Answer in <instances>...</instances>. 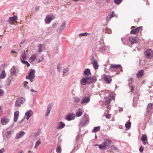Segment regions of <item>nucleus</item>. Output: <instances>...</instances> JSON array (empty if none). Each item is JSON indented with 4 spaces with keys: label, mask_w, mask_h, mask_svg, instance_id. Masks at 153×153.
<instances>
[{
    "label": "nucleus",
    "mask_w": 153,
    "mask_h": 153,
    "mask_svg": "<svg viewBox=\"0 0 153 153\" xmlns=\"http://www.w3.org/2000/svg\"><path fill=\"white\" fill-rule=\"evenodd\" d=\"M110 148L111 149L116 152H118L119 151V149L118 148L114 145H111L110 146Z\"/></svg>",
    "instance_id": "58836bf2"
},
{
    "label": "nucleus",
    "mask_w": 153,
    "mask_h": 153,
    "mask_svg": "<svg viewBox=\"0 0 153 153\" xmlns=\"http://www.w3.org/2000/svg\"><path fill=\"white\" fill-rule=\"evenodd\" d=\"M139 151L141 153H142L143 151V148L142 146H141L139 148Z\"/></svg>",
    "instance_id": "6e6d98bb"
},
{
    "label": "nucleus",
    "mask_w": 153,
    "mask_h": 153,
    "mask_svg": "<svg viewBox=\"0 0 153 153\" xmlns=\"http://www.w3.org/2000/svg\"><path fill=\"white\" fill-rule=\"evenodd\" d=\"M11 74L12 76H15L17 73V69L15 68V66H13L11 69L10 70Z\"/></svg>",
    "instance_id": "393cba45"
},
{
    "label": "nucleus",
    "mask_w": 153,
    "mask_h": 153,
    "mask_svg": "<svg viewBox=\"0 0 153 153\" xmlns=\"http://www.w3.org/2000/svg\"><path fill=\"white\" fill-rule=\"evenodd\" d=\"M151 109H153V103H149L147 105L145 116H146L151 111Z\"/></svg>",
    "instance_id": "9d476101"
},
{
    "label": "nucleus",
    "mask_w": 153,
    "mask_h": 153,
    "mask_svg": "<svg viewBox=\"0 0 153 153\" xmlns=\"http://www.w3.org/2000/svg\"><path fill=\"white\" fill-rule=\"evenodd\" d=\"M25 40H26L25 39L24 41H21L20 43V44H22L23 43H24L25 41Z\"/></svg>",
    "instance_id": "69168bd1"
},
{
    "label": "nucleus",
    "mask_w": 153,
    "mask_h": 153,
    "mask_svg": "<svg viewBox=\"0 0 153 153\" xmlns=\"http://www.w3.org/2000/svg\"><path fill=\"white\" fill-rule=\"evenodd\" d=\"M56 151L57 153H61L62 149L61 147L60 146H58L56 149Z\"/></svg>",
    "instance_id": "79ce46f5"
},
{
    "label": "nucleus",
    "mask_w": 153,
    "mask_h": 153,
    "mask_svg": "<svg viewBox=\"0 0 153 153\" xmlns=\"http://www.w3.org/2000/svg\"><path fill=\"white\" fill-rule=\"evenodd\" d=\"M128 39L129 42L131 44H134L137 42L139 40V38L136 36H132L130 37Z\"/></svg>",
    "instance_id": "6e6552de"
},
{
    "label": "nucleus",
    "mask_w": 153,
    "mask_h": 153,
    "mask_svg": "<svg viewBox=\"0 0 153 153\" xmlns=\"http://www.w3.org/2000/svg\"><path fill=\"white\" fill-rule=\"evenodd\" d=\"M75 117L74 114L73 113H70L66 116L65 119L66 120L70 121L74 120Z\"/></svg>",
    "instance_id": "f8f14e48"
},
{
    "label": "nucleus",
    "mask_w": 153,
    "mask_h": 153,
    "mask_svg": "<svg viewBox=\"0 0 153 153\" xmlns=\"http://www.w3.org/2000/svg\"><path fill=\"white\" fill-rule=\"evenodd\" d=\"M40 143L41 142L40 140H37V141H36V143L35 146L34 147V148H36L37 147Z\"/></svg>",
    "instance_id": "a18cd8bd"
},
{
    "label": "nucleus",
    "mask_w": 153,
    "mask_h": 153,
    "mask_svg": "<svg viewBox=\"0 0 153 153\" xmlns=\"http://www.w3.org/2000/svg\"><path fill=\"white\" fill-rule=\"evenodd\" d=\"M37 55L36 54L32 55L29 58V62H32L34 61L36 58Z\"/></svg>",
    "instance_id": "c85d7f7f"
},
{
    "label": "nucleus",
    "mask_w": 153,
    "mask_h": 153,
    "mask_svg": "<svg viewBox=\"0 0 153 153\" xmlns=\"http://www.w3.org/2000/svg\"><path fill=\"white\" fill-rule=\"evenodd\" d=\"M25 100L23 97H20L17 98L16 101L15 105L18 107L21 106V104H22L25 102Z\"/></svg>",
    "instance_id": "39448f33"
},
{
    "label": "nucleus",
    "mask_w": 153,
    "mask_h": 153,
    "mask_svg": "<svg viewBox=\"0 0 153 153\" xmlns=\"http://www.w3.org/2000/svg\"><path fill=\"white\" fill-rule=\"evenodd\" d=\"M28 83V82L27 81H26L25 82V83L24 84V86H25V87H26L27 86V84Z\"/></svg>",
    "instance_id": "052dcab7"
},
{
    "label": "nucleus",
    "mask_w": 153,
    "mask_h": 153,
    "mask_svg": "<svg viewBox=\"0 0 153 153\" xmlns=\"http://www.w3.org/2000/svg\"><path fill=\"white\" fill-rule=\"evenodd\" d=\"M99 51L101 52L104 51L105 50V47L102 46L99 48Z\"/></svg>",
    "instance_id": "09e8293b"
},
{
    "label": "nucleus",
    "mask_w": 153,
    "mask_h": 153,
    "mask_svg": "<svg viewBox=\"0 0 153 153\" xmlns=\"http://www.w3.org/2000/svg\"><path fill=\"white\" fill-rule=\"evenodd\" d=\"M100 126L94 127L92 130V132L94 133H96L100 130Z\"/></svg>",
    "instance_id": "f704fd0d"
},
{
    "label": "nucleus",
    "mask_w": 153,
    "mask_h": 153,
    "mask_svg": "<svg viewBox=\"0 0 153 153\" xmlns=\"http://www.w3.org/2000/svg\"><path fill=\"white\" fill-rule=\"evenodd\" d=\"M5 151V149L4 148H2L0 149V153H3Z\"/></svg>",
    "instance_id": "4d7b16f0"
},
{
    "label": "nucleus",
    "mask_w": 153,
    "mask_h": 153,
    "mask_svg": "<svg viewBox=\"0 0 153 153\" xmlns=\"http://www.w3.org/2000/svg\"><path fill=\"white\" fill-rule=\"evenodd\" d=\"M111 30H109L107 32V33H111Z\"/></svg>",
    "instance_id": "338daca9"
},
{
    "label": "nucleus",
    "mask_w": 153,
    "mask_h": 153,
    "mask_svg": "<svg viewBox=\"0 0 153 153\" xmlns=\"http://www.w3.org/2000/svg\"><path fill=\"white\" fill-rule=\"evenodd\" d=\"M82 114V111L81 109L79 108L76 111V117L81 116Z\"/></svg>",
    "instance_id": "cd10ccee"
},
{
    "label": "nucleus",
    "mask_w": 153,
    "mask_h": 153,
    "mask_svg": "<svg viewBox=\"0 0 153 153\" xmlns=\"http://www.w3.org/2000/svg\"><path fill=\"white\" fill-rule=\"evenodd\" d=\"M61 68V67L60 66H59V63L58 64V66L57 67V68L58 69L59 72L60 71V69Z\"/></svg>",
    "instance_id": "680f3d73"
},
{
    "label": "nucleus",
    "mask_w": 153,
    "mask_h": 153,
    "mask_svg": "<svg viewBox=\"0 0 153 153\" xmlns=\"http://www.w3.org/2000/svg\"><path fill=\"white\" fill-rule=\"evenodd\" d=\"M106 117L108 119H109L111 117V116L110 114H106L105 115Z\"/></svg>",
    "instance_id": "864d4df0"
},
{
    "label": "nucleus",
    "mask_w": 153,
    "mask_h": 153,
    "mask_svg": "<svg viewBox=\"0 0 153 153\" xmlns=\"http://www.w3.org/2000/svg\"><path fill=\"white\" fill-rule=\"evenodd\" d=\"M38 47V52L39 53L42 52L45 48L44 45L42 44H40L39 45Z\"/></svg>",
    "instance_id": "7c9ffc66"
},
{
    "label": "nucleus",
    "mask_w": 153,
    "mask_h": 153,
    "mask_svg": "<svg viewBox=\"0 0 153 153\" xmlns=\"http://www.w3.org/2000/svg\"><path fill=\"white\" fill-rule=\"evenodd\" d=\"M90 97H83L82 99L81 103L82 105H85L89 102L90 100Z\"/></svg>",
    "instance_id": "0eeeda50"
},
{
    "label": "nucleus",
    "mask_w": 153,
    "mask_h": 153,
    "mask_svg": "<svg viewBox=\"0 0 153 153\" xmlns=\"http://www.w3.org/2000/svg\"><path fill=\"white\" fill-rule=\"evenodd\" d=\"M39 7H36L35 8V10L37 11H38V10H39Z\"/></svg>",
    "instance_id": "bf43d9fd"
},
{
    "label": "nucleus",
    "mask_w": 153,
    "mask_h": 153,
    "mask_svg": "<svg viewBox=\"0 0 153 153\" xmlns=\"http://www.w3.org/2000/svg\"><path fill=\"white\" fill-rule=\"evenodd\" d=\"M25 132L22 131H20L19 133H17L16 135L15 138L18 139L23 137L25 134Z\"/></svg>",
    "instance_id": "4468645a"
},
{
    "label": "nucleus",
    "mask_w": 153,
    "mask_h": 153,
    "mask_svg": "<svg viewBox=\"0 0 153 153\" xmlns=\"http://www.w3.org/2000/svg\"><path fill=\"white\" fill-rule=\"evenodd\" d=\"M92 63L94 68L95 69H97L99 67V65L97 61L95 59L92 60Z\"/></svg>",
    "instance_id": "b1692460"
},
{
    "label": "nucleus",
    "mask_w": 153,
    "mask_h": 153,
    "mask_svg": "<svg viewBox=\"0 0 153 153\" xmlns=\"http://www.w3.org/2000/svg\"><path fill=\"white\" fill-rule=\"evenodd\" d=\"M104 79L108 83H110L111 81V78L107 75L104 76Z\"/></svg>",
    "instance_id": "a878e982"
},
{
    "label": "nucleus",
    "mask_w": 153,
    "mask_h": 153,
    "mask_svg": "<svg viewBox=\"0 0 153 153\" xmlns=\"http://www.w3.org/2000/svg\"><path fill=\"white\" fill-rule=\"evenodd\" d=\"M131 125V123L129 120L125 124V125L126 128L129 129L130 128Z\"/></svg>",
    "instance_id": "c9c22d12"
},
{
    "label": "nucleus",
    "mask_w": 153,
    "mask_h": 153,
    "mask_svg": "<svg viewBox=\"0 0 153 153\" xmlns=\"http://www.w3.org/2000/svg\"><path fill=\"white\" fill-rule=\"evenodd\" d=\"M121 41L123 43L126 45L127 44L128 39L126 37H123L121 38Z\"/></svg>",
    "instance_id": "473e14b6"
},
{
    "label": "nucleus",
    "mask_w": 153,
    "mask_h": 153,
    "mask_svg": "<svg viewBox=\"0 0 153 153\" xmlns=\"http://www.w3.org/2000/svg\"><path fill=\"white\" fill-rule=\"evenodd\" d=\"M111 18V17H110V16L109 15L106 18V21L107 22H108L109 21H110V19Z\"/></svg>",
    "instance_id": "603ef678"
},
{
    "label": "nucleus",
    "mask_w": 153,
    "mask_h": 153,
    "mask_svg": "<svg viewBox=\"0 0 153 153\" xmlns=\"http://www.w3.org/2000/svg\"><path fill=\"white\" fill-rule=\"evenodd\" d=\"M65 22H62L59 27L57 30L56 32L57 33H60L64 29V28H65Z\"/></svg>",
    "instance_id": "aec40b11"
},
{
    "label": "nucleus",
    "mask_w": 153,
    "mask_h": 153,
    "mask_svg": "<svg viewBox=\"0 0 153 153\" xmlns=\"http://www.w3.org/2000/svg\"><path fill=\"white\" fill-rule=\"evenodd\" d=\"M106 147L109 146L112 142V140L109 138H106L103 142Z\"/></svg>",
    "instance_id": "a211bd4d"
},
{
    "label": "nucleus",
    "mask_w": 153,
    "mask_h": 153,
    "mask_svg": "<svg viewBox=\"0 0 153 153\" xmlns=\"http://www.w3.org/2000/svg\"><path fill=\"white\" fill-rule=\"evenodd\" d=\"M144 56L146 58L151 59L153 57V51L151 49H147L144 52Z\"/></svg>",
    "instance_id": "7ed1b4c3"
},
{
    "label": "nucleus",
    "mask_w": 153,
    "mask_h": 153,
    "mask_svg": "<svg viewBox=\"0 0 153 153\" xmlns=\"http://www.w3.org/2000/svg\"><path fill=\"white\" fill-rule=\"evenodd\" d=\"M128 84L130 90L131 92L134 91V86L132 85V83L134 82V79L133 78H130L128 80Z\"/></svg>",
    "instance_id": "1a4fd4ad"
},
{
    "label": "nucleus",
    "mask_w": 153,
    "mask_h": 153,
    "mask_svg": "<svg viewBox=\"0 0 153 153\" xmlns=\"http://www.w3.org/2000/svg\"><path fill=\"white\" fill-rule=\"evenodd\" d=\"M80 101V98L78 97H76L74 98V101L76 103H78Z\"/></svg>",
    "instance_id": "4c0bfd02"
},
{
    "label": "nucleus",
    "mask_w": 153,
    "mask_h": 153,
    "mask_svg": "<svg viewBox=\"0 0 153 153\" xmlns=\"http://www.w3.org/2000/svg\"><path fill=\"white\" fill-rule=\"evenodd\" d=\"M22 62L24 65H26L27 63H28V62L27 61L25 60H22L21 61Z\"/></svg>",
    "instance_id": "5fc2aeb1"
},
{
    "label": "nucleus",
    "mask_w": 153,
    "mask_h": 153,
    "mask_svg": "<svg viewBox=\"0 0 153 153\" xmlns=\"http://www.w3.org/2000/svg\"><path fill=\"white\" fill-rule=\"evenodd\" d=\"M109 70L111 71H115L116 73H119L122 71V68L120 65L111 64Z\"/></svg>",
    "instance_id": "f257e3e1"
},
{
    "label": "nucleus",
    "mask_w": 153,
    "mask_h": 153,
    "mask_svg": "<svg viewBox=\"0 0 153 153\" xmlns=\"http://www.w3.org/2000/svg\"><path fill=\"white\" fill-rule=\"evenodd\" d=\"M51 108L52 105L51 104H48L47 106V111L45 114L46 117H47L49 115Z\"/></svg>",
    "instance_id": "412c9836"
},
{
    "label": "nucleus",
    "mask_w": 153,
    "mask_h": 153,
    "mask_svg": "<svg viewBox=\"0 0 153 153\" xmlns=\"http://www.w3.org/2000/svg\"><path fill=\"white\" fill-rule=\"evenodd\" d=\"M91 34L90 33H80L79 34L80 36H86Z\"/></svg>",
    "instance_id": "c03bdc74"
},
{
    "label": "nucleus",
    "mask_w": 153,
    "mask_h": 153,
    "mask_svg": "<svg viewBox=\"0 0 153 153\" xmlns=\"http://www.w3.org/2000/svg\"><path fill=\"white\" fill-rule=\"evenodd\" d=\"M19 112L17 111L15 112L14 114V121L16 122L17 121L19 116Z\"/></svg>",
    "instance_id": "c756f323"
},
{
    "label": "nucleus",
    "mask_w": 153,
    "mask_h": 153,
    "mask_svg": "<svg viewBox=\"0 0 153 153\" xmlns=\"http://www.w3.org/2000/svg\"><path fill=\"white\" fill-rule=\"evenodd\" d=\"M91 75V73L90 70L88 68H87L85 69L83 73V75L85 77H87Z\"/></svg>",
    "instance_id": "6ab92c4d"
},
{
    "label": "nucleus",
    "mask_w": 153,
    "mask_h": 153,
    "mask_svg": "<svg viewBox=\"0 0 153 153\" xmlns=\"http://www.w3.org/2000/svg\"><path fill=\"white\" fill-rule=\"evenodd\" d=\"M115 14L114 12H112L110 13L109 16H110V17L111 18L114 17L115 16Z\"/></svg>",
    "instance_id": "de8ad7c7"
},
{
    "label": "nucleus",
    "mask_w": 153,
    "mask_h": 153,
    "mask_svg": "<svg viewBox=\"0 0 153 153\" xmlns=\"http://www.w3.org/2000/svg\"><path fill=\"white\" fill-rule=\"evenodd\" d=\"M141 140L142 141L144 145H145L146 143L147 144H148V142L147 141V136L146 134H142L141 137Z\"/></svg>",
    "instance_id": "dca6fc26"
},
{
    "label": "nucleus",
    "mask_w": 153,
    "mask_h": 153,
    "mask_svg": "<svg viewBox=\"0 0 153 153\" xmlns=\"http://www.w3.org/2000/svg\"><path fill=\"white\" fill-rule=\"evenodd\" d=\"M80 83L83 85H85L88 83L87 77H83L81 80Z\"/></svg>",
    "instance_id": "5701e85b"
},
{
    "label": "nucleus",
    "mask_w": 153,
    "mask_h": 153,
    "mask_svg": "<svg viewBox=\"0 0 153 153\" xmlns=\"http://www.w3.org/2000/svg\"><path fill=\"white\" fill-rule=\"evenodd\" d=\"M89 123V118L88 115L85 113L83 116L82 120L80 122V124L82 126H85Z\"/></svg>",
    "instance_id": "f03ea898"
},
{
    "label": "nucleus",
    "mask_w": 153,
    "mask_h": 153,
    "mask_svg": "<svg viewBox=\"0 0 153 153\" xmlns=\"http://www.w3.org/2000/svg\"><path fill=\"white\" fill-rule=\"evenodd\" d=\"M53 16H51V15L48 16L46 17L45 19V22L46 24H49L51 21L53 19Z\"/></svg>",
    "instance_id": "ddd939ff"
},
{
    "label": "nucleus",
    "mask_w": 153,
    "mask_h": 153,
    "mask_svg": "<svg viewBox=\"0 0 153 153\" xmlns=\"http://www.w3.org/2000/svg\"><path fill=\"white\" fill-rule=\"evenodd\" d=\"M68 68H65L64 70L63 75H65V74L68 71Z\"/></svg>",
    "instance_id": "3c124183"
},
{
    "label": "nucleus",
    "mask_w": 153,
    "mask_h": 153,
    "mask_svg": "<svg viewBox=\"0 0 153 153\" xmlns=\"http://www.w3.org/2000/svg\"><path fill=\"white\" fill-rule=\"evenodd\" d=\"M2 110L1 109V107L0 106V117L2 115Z\"/></svg>",
    "instance_id": "13d9d810"
},
{
    "label": "nucleus",
    "mask_w": 153,
    "mask_h": 153,
    "mask_svg": "<svg viewBox=\"0 0 153 153\" xmlns=\"http://www.w3.org/2000/svg\"><path fill=\"white\" fill-rule=\"evenodd\" d=\"M79 139V136H77L76 138V140H78Z\"/></svg>",
    "instance_id": "774afa93"
},
{
    "label": "nucleus",
    "mask_w": 153,
    "mask_h": 153,
    "mask_svg": "<svg viewBox=\"0 0 153 153\" xmlns=\"http://www.w3.org/2000/svg\"><path fill=\"white\" fill-rule=\"evenodd\" d=\"M18 19L17 16H15L9 18L8 22L11 25H13Z\"/></svg>",
    "instance_id": "9b49d317"
},
{
    "label": "nucleus",
    "mask_w": 153,
    "mask_h": 153,
    "mask_svg": "<svg viewBox=\"0 0 153 153\" xmlns=\"http://www.w3.org/2000/svg\"><path fill=\"white\" fill-rule=\"evenodd\" d=\"M20 59H22L24 60L26 59H27V57L25 53V51L24 52V53L21 55Z\"/></svg>",
    "instance_id": "ea45409f"
},
{
    "label": "nucleus",
    "mask_w": 153,
    "mask_h": 153,
    "mask_svg": "<svg viewBox=\"0 0 153 153\" xmlns=\"http://www.w3.org/2000/svg\"><path fill=\"white\" fill-rule=\"evenodd\" d=\"M105 99L106 103L108 104L110 103L111 102V99L109 97H105Z\"/></svg>",
    "instance_id": "37998d69"
},
{
    "label": "nucleus",
    "mask_w": 153,
    "mask_h": 153,
    "mask_svg": "<svg viewBox=\"0 0 153 153\" xmlns=\"http://www.w3.org/2000/svg\"><path fill=\"white\" fill-rule=\"evenodd\" d=\"M87 79H88V83L89 84L95 82L97 80V78L95 76L87 77Z\"/></svg>",
    "instance_id": "423d86ee"
},
{
    "label": "nucleus",
    "mask_w": 153,
    "mask_h": 153,
    "mask_svg": "<svg viewBox=\"0 0 153 153\" xmlns=\"http://www.w3.org/2000/svg\"><path fill=\"white\" fill-rule=\"evenodd\" d=\"M65 126V125L64 123L62 122H60L59 123L57 128L58 129H61L63 128Z\"/></svg>",
    "instance_id": "bb28decb"
},
{
    "label": "nucleus",
    "mask_w": 153,
    "mask_h": 153,
    "mask_svg": "<svg viewBox=\"0 0 153 153\" xmlns=\"http://www.w3.org/2000/svg\"><path fill=\"white\" fill-rule=\"evenodd\" d=\"M30 91L31 92H34V93H36V92H37L36 91H35L33 89H31Z\"/></svg>",
    "instance_id": "e2e57ef3"
},
{
    "label": "nucleus",
    "mask_w": 153,
    "mask_h": 153,
    "mask_svg": "<svg viewBox=\"0 0 153 153\" xmlns=\"http://www.w3.org/2000/svg\"><path fill=\"white\" fill-rule=\"evenodd\" d=\"M97 145H98V146L99 149H103L104 148H107V147H106L103 142L101 143L100 144H97Z\"/></svg>",
    "instance_id": "e433bc0d"
},
{
    "label": "nucleus",
    "mask_w": 153,
    "mask_h": 153,
    "mask_svg": "<svg viewBox=\"0 0 153 153\" xmlns=\"http://www.w3.org/2000/svg\"><path fill=\"white\" fill-rule=\"evenodd\" d=\"M6 76V74L5 73V71L3 70L2 71L1 73L0 74V78L3 79Z\"/></svg>",
    "instance_id": "2f4dec72"
},
{
    "label": "nucleus",
    "mask_w": 153,
    "mask_h": 153,
    "mask_svg": "<svg viewBox=\"0 0 153 153\" xmlns=\"http://www.w3.org/2000/svg\"><path fill=\"white\" fill-rule=\"evenodd\" d=\"M35 71L34 69H31L29 71L28 75L26 76V78L29 79L31 82L33 81V79L35 77Z\"/></svg>",
    "instance_id": "20e7f679"
},
{
    "label": "nucleus",
    "mask_w": 153,
    "mask_h": 153,
    "mask_svg": "<svg viewBox=\"0 0 153 153\" xmlns=\"http://www.w3.org/2000/svg\"><path fill=\"white\" fill-rule=\"evenodd\" d=\"M4 94V91L2 89H0V97L3 96Z\"/></svg>",
    "instance_id": "8fccbe9b"
},
{
    "label": "nucleus",
    "mask_w": 153,
    "mask_h": 153,
    "mask_svg": "<svg viewBox=\"0 0 153 153\" xmlns=\"http://www.w3.org/2000/svg\"><path fill=\"white\" fill-rule=\"evenodd\" d=\"M11 53H17V52L15 51L14 50H11Z\"/></svg>",
    "instance_id": "0e129e2a"
},
{
    "label": "nucleus",
    "mask_w": 153,
    "mask_h": 153,
    "mask_svg": "<svg viewBox=\"0 0 153 153\" xmlns=\"http://www.w3.org/2000/svg\"><path fill=\"white\" fill-rule=\"evenodd\" d=\"M144 73L143 70H141L137 74V76L138 78H140L143 75Z\"/></svg>",
    "instance_id": "72a5a7b5"
},
{
    "label": "nucleus",
    "mask_w": 153,
    "mask_h": 153,
    "mask_svg": "<svg viewBox=\"0 0 153 153\" xmlns=\"http://www.w3.org/2000/svg\"><path fill=\"white\" fill-rule=\"evenodd\" d=\"M10 120L7 118L6 117H4L1 119V123L2 125H6L9 122Z\"/></svg>",
    "instance_id": "f3484780"
},
{
    "label": "nucleus",
    "mask_w": 153,
    "mask_h": 153,
    "mask_svg": "<svg viewBox=\"0 0 153 153\" xmlns=\"http://www.w3.org/2000/svg\"><path fill=\"white\" fill-rule=\"evenodd\" d=\"M11 82V80L10 78H8L7 80V85L9 86Z\"/></svg>",
    "instance_id": "a19ab883"
},
{
    "label": "nucleus",
    "mask_w": 153,
    "mask_h": 153,
    "mask_svg": "<svg viewBox=\"0 0 153 153\" xmlns=\"http://www.w3.org/2000/svg\"><path fill=\"white\" fill-rule=\"evenodd\" d=\"M122 0H114L115 3L117 5L119 4L122 1Z\"/></svg>",
    "instance_id": "49530a36"
},
{
    "label": "nucleus",
    "mask_w": 153,
    "mask_h": 153,
    "mask_svg": "<svg viewBox=\"0 0 153 153\" xmlns=\"http://www.w3.org/2000/svg\"><path fill=\"white\" fill-rule=\"evenodd\" d=\"M33 114V111L31 110H30L25 113V116L26 117L27 120H28Z\"/></svg>",
    "instance_id": "2eb2a0df"
},
{
    "label": "nucleus",
    "mask_w": 153,
    "mask_h": 153,
    "mask_svg": "<svg viewBox=\"0 0 153 153\" xmlns=\"http://www.w3.org/2000/svg\"><path fill=\"white\" fill-rule=\"evenodd\" d=\"M141 27H139L131 30V31L130 33L132 34H136L140 30Z\"/></svg>",
    "instance_id": "4be33fe9"
}]
</instances>
